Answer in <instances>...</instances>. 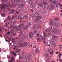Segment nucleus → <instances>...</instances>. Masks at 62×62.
Segmentation results:
<instances>
[{
  "mask_svg": "<svg viewBox=\"0 0 62 62\" xmlns=\"http://www.w3.org/2000/svg\"><path fill=\"white\" fill-rule=\"evenodd\" d=\"M43 34L45 38H44L43 37H42L41 39L43 40L44 39H46L48 37V35L44 31L43 32Z\"/></svg>",
  "mask_w": 62,
  "mask_h": 62,
  "instance_id": "f257e3e1",
  "label": "nucleus"
},
{
  "mask_svg": "<svg viewBox=\"0 0 62 62\" xmlns=\"http://www.w3.org/2000/svg\"><path fill=\"white\" fill-rule=\"evenodd\" d=\"M17 43L18 44H19V46L20 47H22L23 46V44H22V41H21L18 40L17 41Z\"/></svg>",
  "mask_w": 62,
  "mask_h": 62,
  "instance_id": "f03ea898",
  "label": "nucleus"
},
{
  "mask_svg": "<svg viewBox=\"0 0 62 62\" xmlns=\"http://www.w3.org/2000/svg\"><path fill=\"white\" fill-rule=\"evenodd\" d=\"M29 37L30 38H32V37L33 36V32H30L29 33Z\"/></svg>",
  "mask_w": 62,
  "mask_h": 62,
  "instance_id": "7ed1b4c3",
  "label": "nucleus"
},
{
  "mask_svg": "<svg viewBox=\"0 0 62 62\" xmlns=\"http://www.w3.org/2000/svg\"><path fill=\"white\" fill-rule=\"evenodd\" d=\"M19 30L18 29V31H20V32H19L20 35H23V30H21L20 28L19 29Z\"/></svg>",
  "mask_w": 62,
  "mask_h": 62,
  "instance_id": "20e7f679",
  "label": "nucleus"
},
{
  "mask_svg": "<svg viewBox=\"0 0 62 62\" xmlns=\"http://www.w3.org/2000/svg\"><path fill=\"white\" fill-rule=\"evenodd\" d=\"M40 12L43 14H46V12L45 11V10L43 9H41L40 10Z\"/></svg>",
  "mask_w": 62,
  "mask_h": 62,
  "instance_id": "39448f33",
  "label": "nucleus"
},
{
  "mask_svg": "<svg viewBox=\"0 0 62 62\" xmlns=\"http://www.w3.org/2000/svg\"><path fill=\"white\" fill-rule=\"evenodd\" d=\"M28 26L27 25H26L24 26L23 27V29L24 30H26L28 28Z\"/></svg>",
  "mask_w": 62,
  "mask_h": 62,
  "instance_id": "423d86ee",
  "label": "nucleus"
},
{
  "mask_svg": "<svg viewBox=\"0 0 62 62\" xmlns=\"http://www.w3.org/2000/svg\"><path fill=\"white\" fill-rule=\"evenodd\" d=\"M19 8H23V7L24 6V5L22 4H19Z\"/></svg>",
  "mask_w": 62,
  "mask_h": 62,
  "instance_id": "0eeeda50",
  "label": "nucleus"
},
{
  "mask_svg": "<svg viewBox=\"0 0 62 62\" xmlns=\"http://www.w3.org/2000/svg\"><path fill=\"white\" fill-rule=\"evenodd\" d=\"M35 7V4H32L31 6V8H34Z\"/></svg>",
  "mask_w": 62,
  "mask_h": 62,
  "instance_id": "6e6552de",
  "label": "nucleus"
},
{
  "mask_svg": "<svg viewBox=\"0 0 62 62\" xmlns=\"http://www.w3.org/2000/svg\"><path fill=\"white\" fill-rule=\"evenodd\" d=\"M7 7V5L5 4H3L2 6V8H4Z\"/></svg>",
  "mask_w": 62,
  "mask_h": 62,
  "instance_id": "1a4fd4ad",
  "label": "nucleus"
},
{
  "mask_svg": "<svg viewBox=\"0 0 62 62\" xmlns=\"http://www.w3.org/2000/svg\"><path fill=\"white\" fill-rule=\"evenodd\" d=\"M27 45V43L26 42H24L23 45H22V46H26Z\"/></svg>",
  "mask_w": 62,
  "mask_h": 62,
  "instance_id": "9d476101",
  "label": "nucleus"
},
{
  "mask_svg": "<svg viewBox=\"0 0 62 62\" xmlns=\"http://www.w3.org/2000/svg\"><path fill=\"white\" fill-rule=\"evenodd\" d=\"M10 12L11 14H13L14 13V9H12L10 11Z\"/></svg>",
  "mask_w": 62,
  "mask_h": 62,
  "instance_id": "9b49d317",
  "label": "nucleus"
},
{
  "mask_svg": "<svg viewBox=\"0 0 62 62\" xmlns=\"http://www.w3.org/2000/svg\"><path fill=\"white\" fill-rule=\"evenodd\" d=\"M27 55H24L22 57V58H23L24 59H26V57H27Z\"/></svg>",
  "mask_w": 62,
  "mask_h": 62,
  "instance_id": "f8f14e48",
  "label": "nucleus"
},
{
  "mask_svg": "<svg viewBox=\"0 0 62 62\" xmlns=\"http://www.w3.org/2000/svg\"><path fill=\"white\" fill-rule=\"evenodd\" d=\"M31 16L32 18H35L36 17V15L34 14H31Z\"/></svg>",
  "mask_w": 62,
  "mask_h": 62,
  "instance_id": "ddd939ff",
  "label": "nucleus"
},
{
  "mask_svg": "<svg viewBox=\"0 0 62 62\" xmlns=\"http://www.w3.org/2000/svg\"><path fill=\"white\" fill-rule=\"evenodd\" d=\"M28 18V16L26 15H24L23 17V19H27Z\"/></svg>",
  "mask_w": 62,
  "mask_h": 62,
  "instance_id": "4468645a",
  "label": "nucleus"
},
{
  "mask_svg": "<svg viewBox=\"0 0 62 62\" xmlns=\"http://www.w3.org/2000/svg\"><path fill=\"white\" fill-rule=\"evenodd\" d=\"M35 13L37 15H39V11H36L35 12Z\"/></svg>",
  "mask_w": 62,
  "mask_h": 62,
  "instance_id": "2eb2a0df",
  "label": "nucleus"
},
{
  "mask_svg": "<svg viewBox=\"0 0 62 62\" xmlns=\"http://www.w3.org/2000/svg\"><path fill=\"white\" fill-rule=\"evenodd\" d=\"M36 18L37 19V20H39L41 19V17L40 16H38L36 17Z\"/></svg>",
  "mask_w": 62,
  "mask_h": 62,
  "instance_id": "dca6fc26",
  "label": "nucleus"
},
{
  "mask_svg": "<svg viewBox=\"0 0 62 62\" xmlns=\"http://www.w3.org/2000/svg\"><path fill=\"white\" fill-rule=\"evenodd\" d=\"M57 3V1L56 0H54L53 1L52 3L54 4H56Z\"/></svg>",
  "mask_w": 62,
  "mask_h": 62,
  "instance_id": "f3484780",
  "label": "nucleus"
},
{
  "mask_svg": "<svg viewBox=\"0 0 62 62\" xmlns=\"http://www.w3.org/2000/svg\"><path fill=\"white\" fill-rule=\"evenodd\" d=\"M6 19L7 20H11L12 18L11 17H9L6 18Z\"/></svg>",
  "mask_w": 62,
  "mask_h": 62,
  "instance_id": "a211bd4d",
  "label": "nucleus"
},
{
  "mask_svg": "<svg viewBox=\"0 0 62 62\" xmlns=\"http://www.w3.org/2000/svg\"><path fill=\"white\" fill-rule=\"evenodd\" d=\"M48 52H50V54H53V51L52 50H50L49 49L48 50Z\"/></svg>",
  "mask_w": 62,
  "mask_h": 62,
  "instance_id": "6ab92c4d",
  "label": "nucleus"
},
{
  "mask_svg": "<svg viewBox=\"0 0 62 62\" xmlns=\"http://www.w3.org/2000/svg\"><path fill=\"white\" fill-rule=\"evenodd\" d=\"M59 5V6H60V2H59L58 3H58H57L56 4V8H57V9L58 8V5Z\"/></svg>",
  "mask_w": 62,
  "mask_h": 62,
  "instance_id": "aec40b11",
  "label": "nucleus"
},
{
  "mask_svg": "<svg viewBox=\"0 0 62 62\" xmlns=\"http://www.w3.org/2000/svg\"><path fill=\"white\" fill-rule=\"evenodd\" d=\"M48 34L49 35H52V31H50L49 32Z\"/></svg>",
  "mask_w": 62,
  "mask_h": 62,
  "instance_id": "412c9836",
  "label": "nucleus"
},
{
  "mask_svg": "<svg viewBox=\"0 0 62 62\" xmlns=\"http://www.w3.org/2000/svg\"><path fill=\"white\" fill-rule=\"evenodd\" d=\"M56 27H59L60 26V24L58 23L56 24Z\"/></svg>",
  "mask_w": 62,
  "mask_h": 62,
  "instance_id": "4be33fe9",
  "label": "nucleus"
},
{
  "mask_svg": "<svg viewBox=\"0 0 62 62\" xmlns=\"http://www.w3.org/2000/svg\"><path fill=\"white\" fill-rule=\"evenodd\" d=\"M17 48H18V46H15L14 47V50H16Z\"/></svg>",
  "mask_w": 62,
  "mask_h": 62,
  "instance_id": "5701e85b",
  "label": "nucleus"
},
{
  "mask_svg": "<svg viewBox=\"0 0 62 62\" xmlns=\"http://www.w3.org/2000/svg\"><path fill=\"white\" fill-rule=\"evenodd\" d=\"M24 25V23H22L20 24L19 25V26L20 27H22V26H23Z\"/></svg>",
  "mask_w": 62,
  "mask_h": 62,
  "instance_id": "b1692460",
  "label": "nucleus"
},
{
  "mask_svg": "<svg viewBox=\"0 0 62 62\" xmlns=\"http://www.w3.org/2000/svg\"><path fill=\"white\" fill-rule=\"evenodd\" d=\"M29 3L30 4H32V3H33V1L30 0L29 1Z\"/></svg>",
  "mask_w": 62,
  "mask_h": 62,
  "instance_id": "393cba45",
  "label": "nucleus"
},
{
  "mask_svg": "<svg viewBox=\"0 0 62 62\" xmlns=\"http://www.w3.org/2000/svg\"><path fill=\"white\" fill-rule=\"evenodd\" d=\"M36 28H37V25H34L33 26V29H35Z\"/></svg>",
  "mask_w": 62,
  "mask_h": 62,
  "instance_id": "a878e982",
  "label": "nucleus"
},
{
  "mask_svg": "<svg viewBox=\"0 0 62 62\" xmlns=\"http://www.w3.org/2000/svg\"><path fill=\"white\" fill-rule=\"evenodd\" d=\"M15 41V39L14 38H12V41L13 42H14Z\"/></svg>",
  "mask_w": 62,
  "mask_h": 62,
  "instance_id": "bb28decb",
  "label": "nucleus"
},
{
  "mask_svg": "<svg viewBox=\"0 0 62 62\" xmlns=\"http://www.w3.org/2000/svg\"><path fill=\"white\" fill-rule=\"evenodd\" d=\"M39 7H43V5L42 3H40L39 4Z\"/></svg>",
  "mask_w": 62,
  "mask_h": 62,
  "instance_id": "cd10ccee",
  "label": "nucleus"
},
{
  "mask_svg": "<svg viewBox=\"0 0 62 62\" xmlns=\"http://www.w3.org/2000/svg\"><path fill=\"white\" fill-rule=\"evenodd\" d=\"M15 52H16V53H18V52H20V49H18L16 50Z\"/></svg>",
  "mask_w": 62,
  "mask_h": 62,
  "instance_id": "c85d7f7f",
  "label": "nucleus"
},
{
  "mask_svg": "<svg viewBox=\"0 0 62 62\" xmlns=\"http://www.w3.org/2000/svg\"><path fill=\"white\" fill-rule=\"evenodd\" d=\"M12 54L14 55H16V53L15 52V51H12Z\"/></svg>",
  "mask_w": 62,
  "mask_h": 62,
  "instance_id": "c756f323",
  "label": "nucleus"
},
{
  "mask_svg": "<svg viewBox=\"0 0 62 62\" xmlns=\"http://www.w3.org/2000/svg\"><path fill=\"white\" fill-rule=\"evenodd\" d=\"M4 29L3 28H0V33H1V32L2 31V30H3Z\"/></svg>",
  "mask_w": 62,
  "mask_h": 62,
  "instance_id": "7c9ffc66",
  "label": "nucleus"
},
{
  "mask_svg": "<svg viewBox=\"0 0 62 62\" xmlns=\"http://www.w3.org/2000/svg\"><path fill=\"white\" fill-rule=\"evenodd\" d=\"M54 19H55V21H58V20H59V18L57 17L54 18Z\"/></svg>",
  "mask_w": 62,
  "mask_h": 62,
  "instance_id": "2f4dec72",
  "label": "nucleus"
},
{
  "mask_svg": "<svg viewBox=\"0 0 62 62\" xmlns=\"http://www.w3.org/2000/svg\"><path fill=\"white\" fill-rule=\"evenodd\" d=\"M30 58H28L26 59V60L27 61H30Z\"/></svg>",
  "mask_w": 62,
  "mask_h": 62,
  "instance_id": "473e14b6",
  "label": "nucleus"
},
{
  "mask_svg": "<svg viewBox=\"0 0 62 62\" xmlns=\"http://www.w3.org/2000/svg\"><path fill=\"white\" fill-rule=\"evenodd\" d=\"M39 3V1L37 0L35 1V3L36 4H38Z\"/></svg>",
  "mask_w": 62,
  "mask_h": 62,
  "instance_id": "72a5a7b5",
  "label": "nucleus"
},
{
  "mask_svg": "<svg viewBox=\"0 0 62 62\" xmlns=\"http://www.w3.org/2000/svg\"><path fill=\"white\" fill-rule=\"evenodd\" d=\"M51 8H52L54 9V5H52L51 6Z\"/></svg>",
  "mask_w": 62,
  "mask_h": 62,
  "instance_id": "f704fd0d",
  "label": "nucleus"
},
{
  "mask_svg": "<svg viewBox=\"0 0 62 62\" xmlns=\"http://www.w3.org/2000/svg\"><path fill=\"white\" fill-rule=\"evenodd\" d=\"M47 8L48 9H49L50 8V6L49 5H47Z\"/></svg>",
  "mask_w": 62,
  "mask_h": 62,
  "instance_id": "c9c22d12",
  "label": "nucleus"
},
{
  "mask_svg": "<svg viewBox=\"0 0 62 62\" xmlns=\"http://www.w3.org/2000/svg\"><path fill=\"white\" fill-rule=\"evenodd\" d=\"M43 3L45 5H47V3L45 1H44L43 2Z\"/></svg>",
  "mask_w": 62,
  "mask_h": 62,
  "instance_id": "e433bc0d",
  "label": "nucleus"
},
{
  "mask_svg": "<svg viewBox=\"0 0 62 62\" xmlns=\"http://www.w3.org/2000/svg\"><path fill=\"white\" fill-rule=\"evenodd\" d=\"M1 15L2 16H4L5 15V14L3 13H2L1 14Z\"/></svg>",
  "mask_w": 62,
  "mask_h": 62,
  "instance_id": "4c0bfd02",
  "label": "nucleus"
},
{
  "mask_svg": "<svg viewBox=\"0 0 62 62\" xmlns=\"http://www.w3.org/2000/svg\"><path fill=\"white\" fill-rule=\"evenodd\" d=\"M59 58L60 59V58L61 57V56H62V54H61V53H60L59 54Z\"/></svg>",
  "mask_w": 62,
  "mask_h": 62,
  "instance_id": "58836bf2",
  "label": "nucleus"
},
{
  "mask_svg": "<svg viewBox=\"0 0 62 62\" xmlns=\"http://www.w3.org/2000/svg\"><path fill=\"white\" fill-rule=\"evenodd\" d=\"M38 20L36 18V19H35V23H37V22H38Z\"/></svg>",
  "mask_w": 62,
  "mask_h": 62,
  "instance_id": "ea45409f",
  "label": "nucleus"
},
{
  "mask_svg": "<svg viewBox=\"0 0 62 62\" xmlns=\"http://www.w3.org/2000/svg\"><path fill=\"white\" fill-rule=\"evenodd\" d=\"M52 38L53 39H55V38H56V36H53Z\"/></svg>",
  "mask_w": 62,
  "mask_h": 62,
  "instance_id": "a19ab883",
  "label": "nucleus"
},
{
  "mask_svg": "<svg viewBox=\"0 0 62 62\" xmlns=\"http://www.w3.org/2000/svg\"><path fill=\"white\" fill-rule=\"evenodd\" d=\"M57 60L58 61H59L60 62H61L62 61V60H61V59H60V58L59 59H58V58H57Z\"/></svg>",
  "mask_w": 62,
  "mask_h": 62,
  "instance_id": "79ce46f5",
  "label": "nucleus"
},
{
  "mask_svg": "<svg viewBox=\"0 0 62 62\" xmlns=\"http://www.w3.org/2000/svg\"><path fill=\"white\" fill-rule=\"evenodd\" d=\"M34 34H36L37 33V30H34Z\"/></svg>",
  "mask_w": 62,
  "mask_h": 62,
  "instance_id": "37998d69",
  "label": "nucleus"
},
{
  "mask_svg": "<svg viewBox=\"0 0 62 62\" xmlns=\"http://www.w3.org/2000/svg\"><path fill=\"white\" fill-rule=\"evenodd\" d=\"M17 16V15L16 14H14V18H15Z\"/></svg>",
  "mask_w": 62,
  "mask_h": 62,
  "instance_id": "c03bdc74",
  "label": "nucleus"
},
{
  "mask_svg": "<svg viewBox=\"0 0 62 62\" xmlns=\"http://www.w3.org/2000/svg\"><path fill=\"white\" fill-rule=\"evenodd\" d=\"M11 38H8V41H10V40H11Z\"/></svg>",
  "mask_w": 62,
  "mask_h": 62,
  "instance_id": "a18cd8bd",
  "label": "nucleus"
},
{
  "mask_svg": "<svg viewBox=\"0 0 62 62\" xmlns=\"http://www.w3.org/2000/svg\"><path fill=\"white\" fill-rule=\"evenodd\" d=\"M54 32L55 33V32H56V30L55 29H54L53 30V32Z\"/></svg>",
  "mask_w": 62,
  "mask_h": 62,
  "instance_id": "49530a36",
  "label": "nucleus"
},
{
  "mask_svg": "<svg viewBox=\"0 0 62 62\" xmlns=\"http://www.w3.org/2000/svg\"><path fill=\"white\" fill-rule=\"evenodd\" d=\"M39 52V50L38 49H36V52L37 53H38V52Z\"/></svg>",
  "mask_w": 62,
  "mask_h": 62,
  "instance_id": "de8ad7c7",
  "label": "nucleus"
},
{
  "mask_svg": "<svg viewBox=\"0 0 62 62\" xmlns=\"http://www.w3.org/2000/svg\"><path fill=\"white\" fill-rule=\"evenodd\" d=\"M26 37L24 35H23V39H24Z\"/></svg>",
  "mask_w": 62,
  "mask_h": 62,
  "instance_id": "09e8293b",
  "label": "nucleus"
},
{
  "mask_svg": "<svg viewBox=\"0 0 62 62\" xmlns=\"http://www.w3.org/2000/svg\"><path fill=\"white\" fill-rule=\"evenodd\" d=\"M28 24L29 26H31V23H28Z\"/></svg>",
  "mask_w": 62,
  "mask_h": 62,
  "instance_id": "8fccbe9b",
  "label": "nucleus"
},
{
  "mask_svg": "<svg viewBox=\"0 0 62 62\" xmlns=\"http://www.w3.org/2000/svg\"><path fill=\"white\" fill-rule=\"evenodd\" d=\"M45 56H48V55L47 54H45Z\"/></svg>",
  "mask_w": 62,
  "mask_h": 62,
  "instance_id": "3c124183",
  "label": "nucleus"
},
{
  "mask_svg": "<svg viewBox=\"0 0 62 62\" xmlns=\"http://www.w3.org/2000/svg\"><path fill=\"white\" fill-rule=\"evenodd\" d=\"M11 26L12 28H13V27H14V25H11Z\"/></svg>",
  "mask_w": 62,
  "mask_h": 62,
  "instance_id": "603ef678",
  "label": "nucleus"
},
{
  "mask_svg": "<svg viewBox=\"0 0 62 62\" xmlns=\"http://www.w3.org/2000/svg\"><path fill=\"white\" fill-rule=\"evenodd\" d=\"M7 58H10V56H9V55H8L7 56Z\"/></svg>",
  "mask_w": 62,
  "mask_h": 62,
  "instance_id": "864d4df0",
  "label": "nucleus"
},
{
  "mask_svg": "<svg viewBox=\"0 0 62 62\" xmlns=\"http://www.w3.org/2000/svg\"><path fill=\"white\" fill-rule=\"evenodd\" d=\"M16 12L17 14H19V12H18V11H16Z\"/></svg>",
  "mask_w": 62,
  "mask_h": 62,
  "instance_id": "5fc2aeb1",
  "label": "nucleus"
},
{
  "mask_svg": "<svg viewBox=\"0 0 62 62\" xmlns=\"http://www.w3.org/2000/svg\"><path fill=\"white\" fill-rule=\"evenodd\" d=\"M16 1L17 2H19L20 1V0H16Z\"/></svg>",
  "mask_w": 62,
  "mask_h": 62,
  "instance_id": "6e6d98bb",
  "label": "nucleus"
},
{
  "mask_svg": "<svg viewBox=\"0 0 62 62\" xmlns=\"http://www.w3.org/2000/svg\"><path fill=\"white\" fill-rule=\"evenodd\" d=\"M53 22L52 21H51L50 23L51 24H52L53 23Z\"/></svg>",
  "mask_w": 62,
  "mask_h": 62,
  "instance_id": "4d7b16f0",
  "label": "nucleus"
},
{
  "mask_svg": "<svg viewBox=\"0 0 62 62\" xmlns=\"http://www.w3.org/2000/svg\"><path fill=\"white\" fill-rule=\"evenodd\" d=\"M24 53H25V52H24V51H23L22 53V54H24Z\"/></svg>",
  "mask_w": 62,
  "mask_h": 62,
  "instance_id": "13d9d810",
  "label": "nucleus"
},
{
  "mask_svg": "<svg viewBox=\"0 0 62 62\" xmlns=\"http://www.w3.org/2000/svg\"><path fill=\"white\" fill-rule=\"evenodd\" d=\"M16 5H17V4H16V3H15L14 4V6H16Z\"/></svg>",
  "mask_w": 62,
  "mask_h": 62,
  "instance_id": "bf43d9fd",
  "label": "nucleus"
},
{
  "mask_svg": "<svg viewBox=\"0 0 62 62\" xmlns=\"http://www.w3.org/2000/svg\"><path fill=\"white\" fill-rule=\"evenodd\" d=\"M36 36H39V34H37L36 35Z\"/></svg>",
  "mask_w": 62,
  "mask_h": 62,
  "instance_id": "052dcab7",
  "label": "nucleus"
},
{
  "mask_svg": "<svg viewBox=\"0 0 62 62\" xmlns=\"http://www.w3.org/2000/svg\"><path fill=\"white\" fill-rule=\"evenodd\" d=\"M15 0H12V2H15Z\"/></svg>",
  "mask_w": 62,
  "mask_h": 62,
  "instance_id": "680f3d73",
  "label": "nucleus"
},
{
  "mask_svg": "<svg viewBox=\"0 0 62 62\" xmlns=\"http://www.w3.org/2000/svg\"><path fill=\"white\" fill-rule=\"evenodd\" d=\"M31 12H33V10L32 9H31Z\"/></svg>",
  "mask_w": 62,
  "mask_h": 62,
  "instance_id": "e2e57ef3",
  "label": "nucleus"
},
{
  "mask_svg": "<svg viewBox=\"0 0 62 62\" xmlns=\"http://www.w3.org/2000/svg\"><path fill=\"white\" fill-rule=\"evenodd\" d=\"M21 56H19V59H20V60H20V59H21Z\"/></svg>",
  "mask_w": 62,
  "mask_h": 62,
  "instance_id": "0e129e2a",
  "label": "nucleus"
},
{
  "mask_svg": "<svg viewBox=\"0 0 62 62\" xmlns=\"http://www.w3.org/2000/svg\"><path fill=\"white\" fill-rule=\"evenodd\" d=\"M41 22V21H40L39 22V23H41V22Z\"/></svg>",
  "mask_w": 62,
  "mask_h": 62,
  "instance_id": "69168bd1",
  "label": "nucleus"
},
{
  "mask_svg": "<svg viewBox=\"0 0 62 62\" xmlns=\"http://www.w3.org/2000/svg\"><path fill=\"white\" fill-rule=\"evenodd\" d=\"M5 40L6 41H7V42H8V40L6 39H5Z\"/></svg>",
  "mask_w": 62,
  "mask_h": 62,
  "instance_id": "338daca9",
  "label": "nucleus"
},
{
  "mask_svg": "<svg viewBox=\"0 0 62 62\" xmlns=\"http://www.w3.org/2000/svg\"><path fill=\"white\" fill-rule=\"evenodd\" d=\"M8 34H9V33H10V31H9V32H7Z\"/></svg>",
  "mask_w": 62,
  "mask_h": 62,
  "instance_id": "774afa93",
  "label": "nucleus"
}]
</instances>
